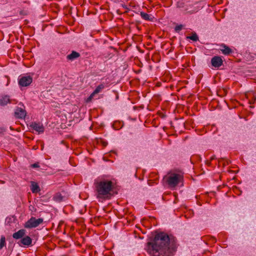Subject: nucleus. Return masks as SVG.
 Segmentation results:
<instances>
[{"instance_id":"nucleus-11","label":"nucleus","mask_w":256,"mask_h":256,"mask_svg":"<svg viewBox=\"0 0 256 256\" xmlns=\"http://www.w3.org/2000/svg\"><path fill=\"white\" fill-rule=\"evenodd\" d=\"M104 84H100V85H98L96 88L95 89V90L93 92L92 94H91L90 95V97H89V99H92L95 94L99 93L100 92H101V90L104 89Z\"/></svg>"},{"instance_id":"nucleus-6","label":"nucleus","mask_w":256,"mask_h":256,"mask_svg":"<svg viewBox=\"0 0 256 256\" xmlns=\"http://www.w3.org/2000/svg\"><path fill=\"white\" fill-rule=\"evenodd\" d=\"M32 82V78L30 76H24L18 80V84L22 86H27Z\"/></svg>"},{"instance_id":"nucleus-3","label":"nucleus","mask_w":256,"mask_h":256,"mask_svg":"<svg viewBox=\"0 0 256 256\" xmlns=\"http://www.w3.org/2000/svg\"><path fill=\"white\" fill-rule=\"evenodd\" d=\"M183 174L180 172H170L164 178V180L168 184V187L171 189H174L176 186L182 182Z\"/></svg>"},{"instance_id":"nucleus-13","label":"nucleus","mask_w":256,"mask_h":256,"mask_svg":"<svg viewBox=\"0 0 256 256\" xmlns=\"http://www.w3.org/2000/svg\"><path fill=\"white\" fill-rule=\"evenodd\" d=\"M80 56V54L76 52L72 51V53L66 56V58L70 60H73Z\"/></svg>"},{"instance_id":"nucleus-14","label":"nucleus","mask_w":256,"mask_h":256,"mask_svg":"<svg viewBox=\"0 0 256 256\" xmlns=\"http://www.w3.org/2000/svg\"><path fill=\"white\" fill-rule=\"evenodd\" d=\"M221 46L222 48L220 49L224 55H228L232 52V50L224 44H222Z\"/></svg>"},{"instance_id":"nucleus-22","label":"nucleus","mask_w":256,"mask_h":256,"mask_svg":"<svg viewBox=\"0 0 256 256\" xmlns=\"http://www.w3.org/2000/svg\"><path fill=\"white\" fill-rule=\"evenodd\" d=\"M152 182L151 180H148V184L150 186H152Z\"/></svg>"},{"instance_id":"nucleus-10","label":"nucleus","mask_w":256,"mask_h":256,"mask_svg":"<svg viewBox=\"0 0 256 256\" xmlns=\"http://www.w3.org/2000/svg\"><path fill=\"white\" fill-rule=\"evenodd\" d=\"M11 102H12V100L8 96H4L0 98V106H4L8 103Z\"/></svg>"},{"instance_id":"nucleus-20","label":"nucleus","mask_w":256,"mask_h":256,"mask_svg":"<svg viewBox=\"0 0 256 256\" xmlns=\"http://www.w3.org/2000/svg\"><path fill=\"white\" fill-rule=\"evenodd\" d=\"M54 198L55 200L61 201L62 199V197L60 196V194H57L54 196Z\"/></svg>"},{"instance_id":"nucleus-12","label":"nucleus","mask_w":256,"mask_h":256,"mask_svg":"<svg viewBox=\"0 0 256 256\" xmlns=\"http://www.w3.org/2000/svg\"><path fill=\"white\" fill-rule=\"evenodd\" d=\"M26 234V230L24 229H21L13 234L12 237L15 239H19L22 238Z\"/></svg>"},{"instance_id":"nucleus-19","label":"nucleus","mask_w":256,"mask_h":256,"mask_svg":"<svg viewBox=\"0 0 256 256\" xmlns=\"http://www.w3.org/2000/svg\"><path fill=\"white\" fill-rule=\"evenodd\" d=\"M184 27V26L182 25V24H180V25H178L176 26L175 28H174V30L175 31H176V32H180V30H182V28H183Z\"/></svg>"},{"instance_id":"nucleus-23","label":"nucleus","mask_w":256,"mask_h":256,"mask_svg":"<svg viewBox=\"0 0 256 256\" xmlns=\"http://www.w3.org/2000/svg\"><path fill=\"white\" fill-rule=\"evenodd\" d=\"M214 158H215V156H212V157H211V158H210L211 160H214Z\"/></svg>"},{"instance_id":"nucleus-7","label":"nucleus","mask_w":256,"mask_h":256,"mask_svg":"<svg viewBox=\"0 0 256 256\" xmlns=\"http://www.w3.org/2000/svg\"><path fill=\"white\" fill-rule=\"evenodd\" d=\"M212 65L215 68H219L223 63V60L221 57L219 56H214L211 60Z\"/></svg>"},{"instance_id":"nucleus-2","label":"nucleus","mask_w":256,"mask_h":256,"mask_svg":"<svg viewBox=\"0 0 256 256\" xmlns=\"http://www.w3.org/2000/svg\"><path fill=\"white\" fill-rule=\"evenodd\" d=\"M96 197L99 200L110 199L112 196V182L110 180H103L96 183Z\"/></svg>"},{"instance_id":"nucleus-9","label":"nucleus","mask_w":256,"mask_h":256,"mask_svg":"<svg viewBox=\"0 0 256 256\" xmlns=\"http://www.w3.org/2000/svg\"><path fill=\"white\" fill-rule=\"evenodd\" d=\"M32 242V238L28 236H26L21 239L20 240V246H29L31 244Z\"/></svg>"},{"instance_id":"nucleus-8","label":"nucleus","mask_w":256,"mask_h":256,"mask_svg":"<svg viewBox=\"0 0 256 256\" xmlns=\"http://www.w3.org/2000/svg\"><path fill=\"white\" fill-rule=\"evenodd\" d=\"M30 126L32 129L35 130L38 133H42L44 132V127L40 123L32 122L30 124Z\"/></svg>"},{"instance_id":"nucleus-5","label":"nucleus","mask_w":256,"mask_h":256,"mask_svg":"<svg viewBox=\"0 0 256 256\" xmlns=\"http://www.w3.org/2000/svg\"><path fill=\"white\" fill-rule=\"evenodd\" d=\"M20 107H17L14 112V116L18 118H24L26 116V111L24 110V106L22 104H20Z\"/></svg>"},{"instance_id":"nucleus-4","label":"nucleus","mask_w":256,"mask_h":256,"mask_svg":"<svg viewBox=\"0 0 256 256\" xmlns=\"http://www.w3.org/2000/svg\"><path fill=\"white\" fill-rule=\"evenodd\" d=\"M44 222L42 218H36L34 217H32L24 224V227L26 228H32L37 227Z\"/></svg>"},{"instance_id":"nucleus-1","label":"nucleus","mask_w":256,"mask_h":256,"mask_svg":"<svg viewBox=\"0 0 256 256\" xmlns=\"http://www.w3.org/2000/svg\"><path fill=\"white\" fill-rule=\"evenodd\" d=\"M146 250L152 256H171L174 248L170 246L168 236L164 232L156 234L152 242L146 245Z\"/></svg>"},{"instance_id":"nucleus-21","label":"nucleus","mask_w":256,"mask_h":256,"mask_svg":"<svg viewBox=\"0 0 256 256\" xmlns=\"http://www.w3.org/2000/svg\"><path fill=\"white\" fill-rule=\"evenodd\" d=\"M31 167L33 168H37L39 167V164L38 163H34L31 165Z\"/></svg>"},{"instance_id":"nucleus-17","label":"nucleus","mask_w":256,"mask_h":256,"mask_svg":"<svg viewBox=\"0 0 256 256\" xmlns=\"http://www.w3.org/2000/svg\"><path fill=\"white\" fill-rule=\"evenodd\" d=\"M186 38L191 40L194 42H196L198 40V37L196 32L192 33V35L190 36H188L186 37Z\"/></svg>"},{"instance_id":"nucleus-16","label":"nucleus","mask_w":256,"mask_h":256,"mask_svg":"<svg viewBox=\"0 0 256 256\" xmlns=\"http://www.w3.org/2000/svg\"><path fill=\"white\" fill-rule=\"evenodd\" d=\"M140 15L141 16V17L144 20H150L152 21V18H151L149 14H148L146 13V12H140Z\"/></svg>"},{"instance_id":"nucleus-15","label":"nucleus","mask_w":256,"mask_h":256,"mask_svg":"<svg viewBox=\"0 0 256 256\" xmlns=\"http://www.w3.org/2000/svg\"><path fill=\"white\" fill-rule=\"evenodd\" d=\"M31 190L32 193H36L40 191V188L38 184L34 182H31Z\"/></svg>"},{"instance_id":"nucleus-18","label":"nucleus","mask_w":256,"mask_h":256,"mask_svg":"<svg viewBox=\"0 0 256 256\" xmlns=\"http://www.w3.org/2000/svg\"><path fill=\"white\" fill-rule=\"evenodd\" d=\"M6 246V238L4 236H2L0 240V250Z\"/></svg>"}]
</instances>
